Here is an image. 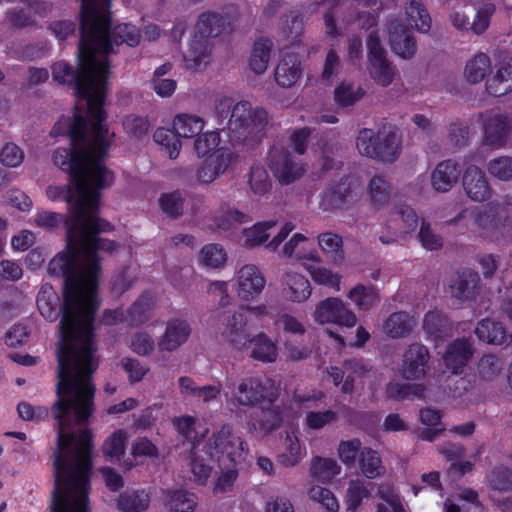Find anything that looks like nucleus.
I'll list each match as a JSON object with an SVG mask.
<instances>
[{
  "label": "nucleus",
  "instance_id": "a19ab883",
  "mask_svg": "<svg viewBox=\"0 0 512 512\" xmlns=\"http://www.w3.org/2000/svg\"><path fill=\"white\" fill-rule=\"evenodd\" d=\"M151 502V493L147 490H133L121 494L117 500V508L122 512H144Z\"/></svg>",
  "mask_w": 512,
  "mask_h": 512
},
{
  "label": "nucleus",
  "instance_id": "20e7f679",
  "mask_svg": "<svg viewBox=\"0 0 512 512\" xmlns=\"http://www.w3.org/2000/svg\"><path fill=\"white\" fill-rule=\"evenodd\" d=\"M91 432H58L52 512H90Z\"/></svg>",
  "mask_w": 512,
  "mask_h": 512
},
{
  "label": "nucleus",
  "instance_id": "e433bc0d",
  "mask_svg": "<svg viewBox=\"0 0 512 512\" xmlns=\"http://www.w3.org/2000/svg\"><path fill=\"white\" fill-rule=\"evenodd\" d=\"M441 419L442 414L439 410L432 408L420 409L419 420L423 425L420 438L425 441H433L440 436L445 430Z\"/></svg>",
  "mask_w": 512,
  "mask_h": 512
},
{
  "label": "nucleus",
  "instance_id": "79ce46f5",
  "mask_svg": "<svg viewBox=\"0 0 512 512\" xmlns=\"http://www.w3.org/2000/svg\"><path fill=\"white\" fill-rule=\"evenodd\" d=\"M197 504L195 494L182 489L168 490L165 494L167 512H194Z\"/></svg>",
  "mask_w": 512,
  "mask_h": 512
},
{
  "label": "nucleus",
  "instance_id": "37998d69",
  "mask_svg": "<svg viewBox=\"0 0 512 512\" xmlns=\"http://www.w3.org/2000/svg\"><path fill=\"white\" fill-rule=\"evenodd\" d=\"M199 264L208 269H222L228 261V254L223 245L209 243L199 251Z\"/></svg>",
  "mask_w": 512,
  "mask_h": 512
},
{
  "label": "nucleus",
  "instance_id": "423d86ee",
  "mask_svg": "<svg viewBox=\"0 0 512 512\" xmlns=\"http://www.w3.org/2000/svg\"><path fill=\"white\" fill-rule=\"evenodd\" d=\"M221 28L222 19L218 14L206 12L199 16L194 35L183 54L186 68L200 70L208 64L210 59L208 38L219 35Z\"/></svg>",
  "mask_w": 512,
  "mask_h": 512
},
{
  "label": "nucleus",
  "instance_id": "0e129e2a",
  "mask_svg": "<svg viewBox=\"0 0 512 512\" xmlns=\"http://www.w3.org/2000/svg\"><path fill=\"white\" fill-rule=\"evenodd\" d=\"M423 329L429 338L441 339L447 330V320L437 310L428 311L423 320Z\"/></svg>",
  "mask_w": 512,
  "mask_h": 512
},
{
  "label": "nucleus",
  "instance_id": "774afa93",
  "mask_svg": "<svg viewBox=\"0 0 512 512\" xmlns=\"http://www.w3.org/2000/svg\"><path fill=\"white\" fill-rule=\"evenodd\" d=\"M221 138L218 131H206L200 133L194 140L193 148L198 157L211 155L220 144Z\"/></svg>",
  "mask_w": 512,
  "mask_h": 512
},
{
  "label": "nucleus",
  "instance_id": "9b49d317",
  "mask_svg": "<svg viewBox=\"0 0 512 512\" xmlns=\"http://www.w3.org/2000/svg\"><path fill=\"white\" fill-rule=\"evenodd\" d=\"M311 317L318 325L335 324L352 328L357 323L355 313L338 297H327L316 303Z\"/></svg>",
  "mask_w": 512,
  "mask_h": 512
},
{
  "label": "nucleus",
  "instance_id": "f3484780",
  "mask_svg": "<svg viewBox=\"0 0 512 512\" xmlns=\"http://www.w3.org/2000/svg\"><path fill=\"white\" fill-rule=\"evenodd\" d=\"M462 187L465 195L477 203L488 201L493 193L485 172L475 164H470L464 169Z\"/></svg>",
  "mask_w": 512,
  "mask_h": 512
},
{
  "label": "nucleus",
  "instance_id": "bf43d9fd",
  "mask_svg": "<svg viewBox=\"0 0 512 512\" xmlns=\"http://www.w3.org/2000/svg\"><path fill=\"white\" fill-rule=\"evenodd\" d=\"M249 220L250 216L247 213L231 207L220 209L213 217L214 227L220 230H227L234 224L246 223Z\"/></svg>",
  "mask_w": 512,
  "mask_h": 512
},
{
  "label": "nucleus",
  "instance_id": "72a5a7b5",
  "mask_svg": "<svg viewBox=\"0 0 512 512\" xmlns=\"http://www.w3.org/2000/svg\"><path fill=\"white\" fill-rule=\"evenodd\" d=\"M306 449L300 441L295 430L286 431L283 441V451L278 456V461L285 467L297 465L305 456Z\"/></svg>",
  "mask_w": 512,
  "mask_h": 512
},
{
  "label": "nucleus",
  "instance_id": "603ef678",
  "mask_svg": "<svg viewBox=\"0 0 512 512\" xmlns=\"http://www.w3.org/2000/svg\"><path fill=\"white\" fill-rule=\"evenodd\" d=\"M359 468L368 479L379 477L385 472L378 452L368 447L360 451Z\"/></svg>",
  "mask_w": 512,
  "mask_h": 512
},
{
  "label": "nucleus",
  "instance_id": "2eb2a0df",
  "mask_svg": "<svg viewBox=\"0 0 512 512\" xmlns=\"http://www.w3.org/2000/svg\"><path fill=\"white\" fill-rule=\"evenodd\" d=\"M484 144L502 148L506 145L512 130L511 120L501 111H490L482 116Z\"/></svg>",
  "mask_w": 512,
  "mask_h": 512
},
{
  "label": "nucleus",
  "instance_id": "c85d7f7f",
  "mask_svg": "<svg viewBox=\"0 0 512 512\" xmlns=\"http://www.w3.org/2000/svg\"><path fill=\"white\" fill-rule=\"evenodd\" d=\"M280 412L274 407H265L261 404L259 411L254 412L246 421V426L251 432L267 434L277 429L281 424Z\"/></svg>",
  "mask_w": 512,
  "mask_h": 512
},
{
  "label": "nucleus",
  "instance_id": "5701e85b",
  "mask_svg": "<svg viewBox=\"0 0 512 512\" xmlns=\"http://www.w3.org/2000/svg\"><path fill=\"white\" fill-rule=\"evenodd\" d=\"M307 243V236L302 233H295L284 243L280 255L295 258L303 267L310 262H321L319 252L312 247H307Z\"/></svg>",
  "mask_w": 512,
  "mask_h": 512
},
{
  "label": "nucleus",
  "instance_id": "4468645a",
  "mask_svg": "<svg viewBox=\"0 0 512 512\" xmlns=\"http://www.w3.org/2000/svg\"><path fill=\"white\" fill-rule=\"evenodd\" d=\"M235 160V154L227 147L217 149L206 157L198 166L195 174L196 182L200 185H208L225 173Z\"/></svg>",
  "mask_w": 512,
  "mask_h": 512
},
{
  "label": "nucleus",
  "instance_id": "2f4dec72",
  "mask_svg": "<svg viewBox=\"0 0 512 512\" xmlns=\"http://www.w3.org/2000/svg\"><path fill=\"white\" fill-rule=\"evenodd\" d=\"M206 121L199 115L179 113L172 119V129L179 139L196 138L205 128Z\"/></svg>",
  "mask_w": 512,
  "mask_h": 512
},
{
  "label": "nucleus",
  "instance_id": "9d476101",
  "mask_svg": "<svg viewBox=\"0 0 512 512\" xmlns=\"http://www.w3.org/2000/svg\"><path fill=\"white\" fill-rule=\"evenodd\" d=\"M359 182L346 177L329 185L320 196L319 208L324 212H337L350 209L358 200Z\"/></svg>",
  "mask_w": 512,
  "mask_h": 512
},
{
  "label": "nucleus",
  "instance_id": "f704fd0d",
  "mask_svg": "<svg viewBox=\"0 0 512 512\" xmlns=\"http://www.w3.org/2000/svg\"><path fill=\"white\" fill-rule=\"evenodd\" d=\"M276 222L269 220L258 222L241 232V244L246 248H255L265 243L273 234Z\"/></svg>",
  "mask_w": 512,
  "mask_h": 512
},
{
  "label": "nucleus",
  "instance_id": "bb28decb",
  "mask_svg": "<svg viewBox=\"0 0 512 512\" xmlns=\"http://www.w3.org/2000/svg\"><path fill=\"white\" fill-rule=\"evenodd\" d=\"M473 228L476 233L485 237H493L510 232V228L504 225L501 217L492 208L479 210L475 214Z\"/></svg>",
  "mask_w": 512,
  "mask_h": 512
},
{
  "label": "nucleus",
  "instance_id": "09e8293b",
  "mask_svg": "<svg viewBox=\"0 0 512 512\" xmlns=\"http://www.w3.org/2000/svg\"><path fill=\"white\" fill-rule=\"evenodd\" d=\"M491 68V60L485 53H477L470 58L464 69L465 79L472 84L481 82Z\"/></svg>",
  "mask_w": 512,
  "mask_h": 512
},
{
  "label": "nucleus",
  "instance_id": "39448f33",
  "mask_svg": "<svg viewBox=\"0 0 512 512\" xmlns=\"http://www.w3.org/2000/svg\"><path fill=\"white\" fill-rule=\"evenodd\" d=\"M279 393L280 389L274 380L265 376H246L237 383L226 379L223 395L227 405L240 417L247 408L265 402L272 404Z\"/></svg>",
  "mask_w": 512,
  "mask_h": 512
},
{
  "label": "nucleus",
  "instance_id": "dca6fc26",
  "mask_svg": "<svg viewBox=\"0 0 512 512\" xmlns=\"http://www.w3.org/2000/svg\"><path fill=\"white\" fill-rule=\"evenodd\" d=\"M429 360L430 352L425 345L420 343L409 345L403 354L401 376L406 380L423 379L429 370Z\"/></svg>",
  "mask_w": 512,
  "mask_h": 512
},
{
  "label": "nucleus",
  "instance_id": "13d9d810",
  "mask_svg": "<svg viewBox=\"0 0 512 512\" xmlns=\"http://www.w3.org/2000/svg\"><path fill=\"white\" fill-rule=\"evenodd\" d=\"M58 297L49 286H43L37 296V306L40 314L49 321H54L58 317L57 310Z\"/></svg>",
  "mask_w": 512,
  "mask_h": 512
},
{
  "label": "nucleus",
  "instance_id": "58836bf2",
  "mask_svg": "<svg viewBox=\"0 0 512 512\" xmlns=\"http://www.w3.org/2000/svg\"><path fill=\"white\" fill-rule=\"evenodd\" d=\"M155 297L151 293L142 294L126 311L127 323L138 325L151 318L155 307Z\"/></svg>",
  "mask_w": 512,
  "mask_h": 512
},
{
  "label": "nucleus",
  "instance_id": "c9c22d12",
  "mask_svg": "<svg viewBox=\"0 0 512 512\" xmlns=\"http://www.w3.org/2000/svg\"><path fill=\"white\" fill-rule=\"evenodd\" d=\"M341 471V465L333 458L315 456L311 459L310 476L321 483L332 481Z\"/></svg>",
  "mask_w": 512,
  "mask_h": 512
},
{
  "label": "nucleus",
  "instance_id": "864d4df0",
  "mask_svg": "<svg viewBox=\"0 0 512 512\" xmlns=\"http://www.w3.org/2000/svg\"><path fill=\"white\" fill-rule=\"evenodd\" d=\"M317 244L321 251L332 257L336 264L343 259L342 237L332 231H325L317 235Z\"/></svg>",
  "mask_w": 512,
  "mask_h": 512
},
{
  "label": "nucleus",
  "instance_id": "f257e3e1",
  "mask_svg": "<svg viewBox=\"0 0 512 512\" xmlns=\"http://www.w3.org/2000/svg\"><path fill=\"white\" fill-rule=\"evenodd\" d=\"M50 185L46 196L51 201L65 199L69 203L70 223L65 251L48 265L52 275L64 276V312L60 323L61 340L58 351L57 393H95L91 382L97 370V347L93 334L94 314L98 308L97 283L100 273L98 251H113V241L100 238L98 233L111 225L97 217L100 201L76 215L73 208L77 189Z\"/></svg>",
  "mask_w": 512,
  "mask_h": 512
},
{
  "label": "nucleus",
  "instance_id": "ea45409f",
  "mask_svg": "<svg viewBox=\"0 0 512 512\" xmlns=\"http://www.w3.org/2000/svg\"><path fill=\"white\" fill-rule=\"evenodd\" d=\"M406 23L415 30L425 33L431 27V17L424 4L419 0H411L404 7Z\"/></svg>",
  "mask_w": 512,
  "mask_h": 512
},
{
  "label": "nucleus",
  "instance_id": "c756f323",
  "mask_svg": "<svg viewBox=\"0 0 512 512\" xmlns=\"http://www.w3.org/2000/svg\"><path fill=\"white\" fill-rule=\"evenodd\" d=\"M392 185L383 175H374L368 182L366 194L370 206L380 210L387 206L392 197Z\"/></svg>",
  "mask_w": 512,
  "mask_h": 512
},
{
  "label": "nucleus",
  "instance_id": "1a4fd4ad",
  "mask_svg": "<svg viewBox=\"0 0 512 512\" xmlns=\"http://www.w3.org/2000/svg\"><path fill=\"white\" fill-rule=\"evenodd\" d=\"M201 445L205 449V455L210 457L223 455L234 464L244 462L249 452L248 444L234 434L229 425L221 426L206 443L201 442Z\"/></svg>",
  "mask_w": 512,
  "mask_h": 512
},
{
  "label": "nucleus",
  "instance_id": "4c0bfd02",
  "mask_svg": "<svg viewBox=\"0 0 512 512\" xmlns=\"http://www.w3.org/2000/svg\"><path fill=\"white\" fill-rule=\"evenodd\" d=\"M379 146L376 159L383 162L395 161L400 154V138L396 131L383 128L379 131Z\"/></svg>",
  "mask_w": 512,
  "mask_h": 512
},
{
  "label": "nucleus",
  "instance_id": "f8f14e48",
  "mask_svg": "<svg viewBox=\"0 0 512 512\" xmlns=\"http://www.w3.org/2000/svg\"><path fill=\"white\" fill-rule=\"evenodd\" d=\"M368 72L374 82L382 87L389 86L395 76L396 69L386 57L377 31H372L367 39Z\"/></svg>",
  "mask_w": 512,
  "mask_h": 512
},
{
  "label": "nucleus",
  "instance_id": "680f3d73",
  "mask_svg": "<svg viewBox=\"0 0 512 512\" xmlns=\"http://www.w3.org/2000/svg\"><path fill=\"white\" fill-rule=\"evenodd\" d=\"M488 174L501 182L512 181V157L501 155L492 158L486 165Z\"/></svg>",
  "mask_w": 512,
  "mask_h": 512
},
{
  "label": "nucleus",
  "instance_id": "473e14b6",
  "mask_svg": "<svg viewBox=\"0 0 512 512\" xmlns=\"http://www.w3.org/2000/svg\"><path fill=\"white\" fill-rule=\"evenodd\" d=\"M205 449L201 442L194 443L190 455V471L193 481L200 485H205L212 473V465L210 456L204 457Z\"/></svg>",
  "mask_w": 512,
  "mask_h": 512
},
{
  "label": "nucleus",
  "instance_id": "aec40b11",
  "mask_svg": "<svg viewBox=\"0 0 512 512\" xmlns=\"http://www.w3.org/2000/svg\"><path fill=\"white\" fill-rule=\"evenodd\" d=\"M474 332L479 340L487 344L512 346V329L501 321L485 318L477 324Z\"/></svg>",
  "mask_w": 512,
  "mask_h": 512
},
{
  "label": "nucleus",
  "instance_id": "c03bdc74",
  "mask_svg": "<svg viewBox=\"0 0 512 512\" xmlns=\"http://www.w3.org/2000/svg\"><path fill=\"white\" fill-rule=\"evenodd\" d=\"M415 326V321L408 313L397 312L391 314L383 325V331L391 338L407 336Z\"/></svg>",
  "mask_w": 512,
  "mask_h": 512
},
{
  "label": "nucleus",
  "instance_id": "338daca9",
  "mask_svg": "<svg viewBox=\"0 0 512 512\" xmlns=\"http://www.w3.org/2000/svg\"><path fill=\"white\" fill-rule=\"evenodd\" d=\"M379 141V131L363 129L357 137L356 147L361 155L376 159Z\"/></svg>",
  "mask_w": 512,
  "mask_h": 512
},
{
  "label": "nucleus",
  "instance_id": "6e6d98bb",
  "mask_svg": "<svg viewBox=\"0 0 512 512\" xmlns=\"http://www.w3.org/2000/svg\"><path fill=\"white\" fill-rule=\"evenodd\" d=\"M348 299L358 310L367 311L378 302V295L373 287L357 285L347 293Z\"/></svg>",
  "mask_w": 512,
  "mask_h": 512
},
{
  "label": "nucleus",
  "instance_id": "a878e982",
  "mask_svg": "<svg viewBox=\"0 0 512 512\" xmlns=\"http://www.w3.org/2000/svg\"><path fill=\"white\" fill-rule=\"evenodd\" d=\"M109 6H110V0H107V4L105 6V10L103 11L105 13V21L103 23V31L105 33V39L109 43V52L112 51V42L119 45V44H127L130 47L137 46L140 43V33L139 30L130 24H120L117 25L113 30L111 35L108 34V27H109Z\"/></svg>",
  "mask_w": 512,
  "mask_h": 512
},
{
  "label": "nucleus",
  "instance_id": "b1692460",
  "mask_svg": "<svg viewBox=\"0 0 512 512\" xmlns=\"http://www.w3.org/2000/svg\"><path fill=\"white\" fill-rule=\"evenodd\" d=\"M474 353L473 345L466 339H457L450 343L442 359L453 374H461Z\"/></svg>",
  "mask_w": 512,
  "mask_h": 512
},
{
  "label": "nucleus",
  "instance_id": "6ab92c4d",
  "mask_svg": "<svg viewBox=\"0 0 512 512\" xmlns=\"http://www.w3.org/2000/svg\"><path fill=\"white\" fill-rule=\"evenodd\" d=\"M270 167L275 177L284 184H290L306 171L303 164L296 162L288 151L275 150L271 154Z\"/></svg>",
  "mask_w": 512,
  "mask_h": 512
},
{
  "label": "nucleus",
  "instance_id": "cd10ccee",
  "mask_svg": "<svg viewBox=\"0 0 512 512\" xmlns=\"http://www.w3.org/2000/svg\"><path fill=\"white\" fill-rule=\"evenodd\" d=\"M251 346L250 356L264 363L275 362L279 356L277 341L270 338L264 332H259L254 336L249 334L248 346Z\"/></svg>",
  "mask_w": 512,
  "mask_h": 512
},
{
  "label": "nucleus",
  "instance_id": "e2e57ef3",
  "mask_svg": "<svg viewBox=\"0 0 512 512\" xmlns=\"http://www.w3.org/2000/svg\"><path fill=\"white\" fill-rule=\"evenodd\" d=\"M502 371V363L495 354L483 355L477 363V377L483 381L495 380Z\"/></svg>",
  "mask_w": 512,
  "mask_h": 512
},
{
  "label": "nucleus",
  "instance_id": "de8ad7c7",
  "mask_svg": "<svg viewBox=\"0 0 512 512\" xmlns=\"http://www.w3.org/2000/svg\"><path fill=\"white\" fill-rule=\"evenodd\" d=\"M315 263L316 262H310L309 264H305L304 267L312 280L318 285L339 291L341 289L342 275L333 272L327 267L315 265Z\"/></svg>",
  "mask_w": 512,
  "mask_h": 512
},
{
  "label": "nucleus",
  "instance_id": "3c124183",
  "mask_svg": "<svg viewBox=\"0 0 512 512\" xmlns=\"http://www.w3.org/2000/svg\"><path fill=\"white\" fill-rule=\"evenodd\" d=\"M370 496L371 493L362 480H350L344 497L347 511L358 512L363 501L369 499Z\"/></svg>",
  "mask_w": 512,
  "mask_h": 512
},
{
  "label": "nucleus",
  "instance_id": "4be33fe9",
  "mask_svg": "<svg viewBox=\"0 0 512 512\" xmlns=\"http://www.w3.org/2000/svg\"><path fill=\"white\" fill-rule=\"evenodd\" d=\"M191 334V326L188 321L180 318L167 322L165 331L158 341L160 351L173 352L187 342Z\"/></svg>",
  "mask_w": 512,
  "mask_h": 512
},
{
  "label": "nucleus",
  "instance_id": "ddd939ff",
  "mask_svg": "<svg viewBox=\"0 0 512 512\" xmlns=\"http://www.w3.org/2000/svg\"><path fill=\"white\" fill-rule=\"evenodd\" d=\"M232 283L237 297L248 303L262 294L266 286V277L257 265L249 263L236 269Z\"/></svg>",
  "mask_w": 512,
  "mask_h": 512
},
{
  "label": "nucleus",
  "instance_id": "a18cd8bd",
  "mask_svg": "<svg viewBox=\"0 0 512 512\" xmlns=\"http://www.w3.org/2000/svg\"><path fill=\"white\" fill-rule=\"evenodd\" d=\"M486 91L496 97L512 91V66H502L486 80Z\"/></svg>",
  "mask_w": 512,
  "mask_h": 512
},
{
  "label": "nucleus",
  "instance_id": "8fccbe9b",
  "mask_svg": "<svg viewBox=\"0 0 512 512\" xmlns=\"http://www.w3.org/2000/svg\"><path fill=\"white\" fill-rule=\"evenodd\" d=\"M153 140L170 159H176L179 156L182 142L173 129L158 127L153 133Z\"/></svg>",
  "mask_w": 512,
  "mask_h": 512
},
{
  "label": "nucleus",
  "instance_id": "0eeeda50",
  "mask_svg": "<svg viewBox=\"0 0 512 512\" xmlns=\"http://www.w3.org/2000/svg\"><path fill=\"white\" fill-rule=\"evenodd\" d=\"M268 314L269 310L265 304L241 305L226 318L222 330L223 338L232 349L237 351L246 350L249 341L248 323L252 318L260 319Z\"/></svg>",
  "mask_w": 512,
  "mask_h": 512
},
{
  "label": "nucleus",
  "instance_id": "5fc2aeb1",
  "mask_svg": "<svg viewBox=\"0 0 512 512\" xmlns=\"http://www.w3.org/2000/svg\"><path fill=\"white\" fill-rule=\"evenodd\" d=\"M272 42L268 39H260L255 42L249 59L250 69L256 74L266 71L270 60Z\"/></svg>",
  "mask_w": 512,
  "mask_h": 512
},
{
  "label": "nucleus",
  "instance_id": "052dcab7",
  "mask_svg": "<svg viewBox=\"0 0 512 512\" xmlns=\"http://www.w3.org/2000/svg\"><path fill=\"white\" fill-rule=\"evenodd\" d=\"M308 497L311 501L321 505L326 512H338L340 505L335 494L328 488L320 485H312L308 489Z\"/></svg>",
  "mask_w": 512,
  "mask_h": 512
},
{
  "label": "nucleus",
  "instance_id": "49530a36",
  "mask_svg": "<svg viewBox=\"0 0 512 512\" xmlns=\"http://www.w3.org/2000/svg\"><path fill=\"white\" fill-rule=\"evenodd\" d=\"M479 281L476 272L463 271L459 273L450 284V293L453 297L464 300L472 296Z\"/></svg>",
  "mask_w": 512,
  "mask_h": 512
},
{
  "label": "nucleus",
  "instance_id": "6e6552de",
  "mask_svg": "<svg viewBox=\"0 0 512 512\" xmlns=\"http://www.w3.org/2000/svg\"><path fill=\"white\" fill-rule=\"evenodd\" d=\"M267 123L266 112L258 107H253L248 101L236 103L228 121V129L238 139H253L264 129Z\"/></svg>",
  "mask_w": 512,
  "mask_h": 512
},
{
  "label": "nucleus",
  "instance_id": "7ed1b4c3",
  "mask_svg": "<svg viewBox=\"0 0 512 512\" xmlns=\"http://www.w3.org/2000/svg\"><path fill=\"white\" fill-rule=\"evenodd\" d=\"M81 41L78 70L65 61L52 66L53 80L72 85L76 95L86 104V115H106L102 109L109 76L107 55L109 43L105 39L103 23L107 0H81Z\"/></svg>",
  "mask_w": 512,
  "mask_h": 512
},
{
  "label": "nucleus",
  "instance_id": "412c9836",
  "mask_svg": "<svg viewBox=\"0 0 512 512\" xmlns=\"http://www.w3.org/2000/svg\"><path fill=\"white\" fill-rule=\"evenodd\" d=\"M461 170L454 160H444L430 174V185L437 193H447L457 184Z\"/></svg>",
  "mask_w": 512,
  "mask_h": 512
},
{
  "label": "nucleus",
  "instance_id": "f03ea898",
  "mask_svg": "<svg viewBox=\"0 0 512 512\" xmlns=\"http://www.w3.org/2000/svg\"><path fill=\"white\" fill-rule=\"evenodd\" d=\"M106 115L86 118L76 113L73 119L63 118L52 130L53 135L69 134V148H58L52 154L54 165L69 173L71 183L77 189V200L73 208L76 215L83 209L93 207L98 190L109 187L113 175L103 159L111 145L114 133L104 124Z\"/></svg>",
  "mask_w": 512,
  "mask_h": 512
},
{
  "label": "nucleus",
  "instance_id": "393cba45",
  "mask_svg": "<svg viewBox=\"0 0 512 512\" xmlns=\"http://www.w3.org/2000/svg\"><path fill=\"white\" fill-rule=\"evenodd\" d=\"M389 43L391 50L403 59L413 57L416 42L411 32L400 22L393 21L389 26Z\"/></svg>",
  "mask_w": 512,
  "mask_h": 512
},
{
  "label": "nucleus",
  "instance_id": "69168bd1",
  "mask_svg": "<svg viewBox=\"0 0 512 512\" xmlns=\"http://www.w3.org/2000/svg\"><path fill=\"white\" fill-rule=\"evenodd\" d=\"M426 386L423 384L389 383L386 394L392 399H406L410 397L425 398Z\"/></svg>",
  "mask_w": 512,
  "mask_h": 512
},
{
  "label": "nucleus",
  "instance_id": "7c9ffc66",
  "mask_svg": "<svg viewBox=\"0 0 512 512\" xmlns=\"http://www.w3.org/2000/svg\"><path fill=\"white\" fill-rule=\"evenodd\" d=\"M301 73V63L298 56L287 53L283 55L275 69V80L279 86L290 88L298 81Z\"/></svg>",
  "mask_w": 512,
  "mask_h": 512
},
{
  "label": "nucleus",
  "instance_id": "a211bd4d",
  "mask_svg": "<svg viewBox=\"0 0 512 512\" xmlns=\"http://www.w3.org/2000/svg\"><path fill=\"white\" fill-rule=\"evenodd\" d=\"M280 282L283 297L291 303H305L312 295L309 279L298 271L291 269L285 271Z\"/></svg>",
  "mask_w": 512,
  "mask_h": 512
},
{
  "label": "nucleus",
  "instance_id": "4d7b16f0",
  "mask_svg": "<svg viewBox=\"0 0 512 512\" xmlns=\"http://www.w3.org/2000/svg\"><path fill=\"white\" fill-rule=\"evenodd\" d=\"M127 440L128 434L125 430L114 431L103 445L104 455L111 461H119L125 453Z\"/></svg>",
  "mask_w": 512,
  "mask_h": 512
}]
</instances>
